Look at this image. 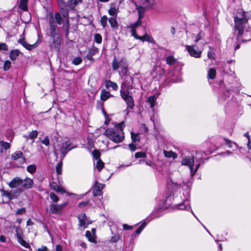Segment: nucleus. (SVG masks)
Returning a JSON list of instances; mask_svg holds the SVG:
<instances>
[{
    "label": "nucleus",
    "mask_w": 251,
    "mask_h": 251,
    "mask_svg": "<svg viewBox=\"0 0 251 251\" xmlns=\"http://www.w3.org/2000/svg\"><path fill=\"white\" fill-rule=\"evenodd\" d=\"M231 154H232V152H231L230 151H226L225 152H222L217 154L216 155V156H223V157H225L226 156H228Z\"/></svg>",
    "instance_id": "nucleus-57"
},
{
    "label": "nucleus",
    "mask_w": 251,
    "mask_h": 251,
    "mask_svg": "<svg viewBox=\"0 0 251 251\" xmlns=\"http://www.w3.org/2000/svg\"><path fill=\"white\" fill-rule=\"evenodd\" d=\"M112 67L113 71L118 72L119 75H126L128 73L127 60L125 57L118 59L115 56L112 62Z\"/></svg>",
    "instance_id": "nucleus-5"
},
{
    "label": "nucleus",
    "mask_w": 251,
    "mask_h": 251,
    "mask_svg": "<svg viewBox=\"0 0 251 251\" xmlns=\"http://www.w3.org/2000/svg\"><path fill=\"white\" fill-rule=\"evenodd\" d=\"M11 66V63L9 60L5 61L4 63V65H3V70L4 71L8 70L10 68Z\"/></svg>",
    "instance_id": "nucleus-50"
},
{
    "label": "nucleus",
    "mask_w": 251,
    "mask_h": 251,
    "mask_svg": "<svg viewBox=\"0 0 251 251\" xmlns=\"http://www.w3.org/2000/svg\"><path fill=\"white\" fill-rule=\"evenodd\" d=\"M131 32L132 35L133 36H134L135 38L138 39V37H139L140 36L137 35V34L136 32V29H134V28L133 29L131 28Z\"/></svg>",
    "instance_id": "nucleus-61"
},
{
    "label": "nucleus",
    "mask_w": 251,
    "mask_h": 251,
    "mask_svg": "<svg viewBox=\"0 0 251 251\" xmlns=\"http://www.w3.org/2000/svg\"><path fill=\"white\" fill-rule=\"evenodd\" d=\"M0 145L5 150L10 148V144L8 142H5L3 141H0Z\"/></svg>",
    "instance_id": "nucleus-45"
},
{
    "label": "nucleus",
    "mask_w": 251,
    "mask_h": 251,
    "mask_svg": "<svg viewBox=\"0 0 251 251\" xmlns=\"http://www.w3.org/2000/svg\"><path fill=\"white\" fill-rule=\"evenodd\" d=\"M124 81L121 84L120 96L126 103L127 107L133 109L134 106L133 98L129 90L133 87V78L127 75H120Z\"/></svg>",
    "instance_id": "nucleus-1"
},
{
    "label": "nucleus",
    "mask_w": 251,
    "mask_h": 251,
    "mask_svg": "<svg viewBox=\"0 0 251 251\" xmlns=\"http://www.w3.org/2000/svg\"><path fill=\"white\" fill-rule=\"evenodd\" d=\"M250 29V28L247 26L246 28L243 29L244 33H242L241 35L239 34L238 31H237V40L243 42L250 40L251 39V29Z\"/></svg>",
    "instance_id": "nucleus-6"
},
{
    "label": "nucleus",
    "mask_w": 251,
    "mask_h": 251,
    "mask_svg": "<svg viewBox=\"0 0 251 251\" xmlns=\"http://www.w3.org/2000/svg\"><path fill=\"white\" fill-rule=\"evenodd\" d=\"M8 50V46L5 43H0V50Z\"/></svg>",
    "instance_id": "nucleus-60"
},
{
    "label": "nucleus",
    "mask_w": 251,
    "mask_h": 251,
    "mask_svg": "<svg viewBox=\"0 0 251 251\" xmlns=\"http://www.w3.org/2000/svg\"><path fill=\"white\" fill-rule=\"evenodd\" d=\"M33 185V181L32 179L29 177H26L23 180L22 186L25 189H30L32 187Z\"/></svg>",
    "instance_id": "nucleus-20"
},
{
    "label": "nucleus",
    "mask_w": 251,
    "mask_h": 251,
    "mask_svg": "<svg viewBox=\"0 0 251 251\" xmlns=\"http://www.w3.org/2000/svg\"><path fill=\"white\" fill-rule=\"evenodd\" d=\"M41 143L46 146H49L50 145V140L48 136H46L45 138L41 141Z\"/></svg>",
    "instance_id": "nucleus-59"
},
{
    "label": "nucleus",
    "mask_w": 251,
    "mask_h": 251,
    "mask_svg": "<svg viewBox=\"0 0 251 251\" xmlns=\"http://www.w3.org/2000/svg\"><path fill=\"white\" fill-rule=\"evenodd\" d=\"M11 157L15 160L20 159V162L24 163L25 162V159L23 157V153L21 151H16L11 155Z\"/></svg>",
    "instance_id": "nucleus-18"
},
{
    "label": "nucleus",
    "mask_w": 251,
    "mask_h": 251,
    "mask_svg": "<svg viewBox=\"0 0 251 251\" xmlns=\"http://www.w3.org/2000/svg\"><path fill=\"white\" fill-rule=\"evenodd\" d=\"M105 86L106 88L111 87L112 89L114 91L117 90L118 88L117 84L116 82L112 81L110 80L106 81Z\"/></svg>",
    "instance_id": "nucleus-26"
},
{
    "label": "nucleus",
    "mask_w": 251,
    "mask_h": 251,
    "mask_svg": "<svg viewBox=\"0 0 251 251\" xmlns=\"http://www.w3.org/2000/svg\"><path fill=\"white\" fill-rule=\"evenodd\" d=\"M50 197L53 202H57L59 201L58 196L53 192L50 194Z\"/></svg>",
    "instance_id": "nucleus-47"
},
{
    "label": "nucleus",
    "mask_w": 251,
    "mask_h": 251,
    "mask_svg": "<svg viewBox=\"0 0 251 251\" xmlns=\"http://www.w3.org/2000/svg\"><path fill=\"white\" fill-rule=\"evenodd\" d=\"M138 39L144 42L145 41L151 42V37L148 34H145L144 35L138 37Z\"/></svg>",
    "instance_id": "nucleus-39"
},
{
    "label": "nucleus",
    "mask_w": 251,
    "mask_h": 251,
    "mask_svg": "<svg viewBox=\"0 0 251 251\" xmlns=\"http://www.w3.org/2000/svg\"><path fill=\"white\" fill-rule=\"evenodd\" d=\"M107 18L106 16H103L100 19V24L103 27H105L107 25Z\"/></svg>",
    "instance_id": "nucleus-48"
},
{
    "label": "nucleus",
    "mask_w": 251,
    "mask_h": 251,
    "mask_svg": "<svg viewBox=\"0 0 251 251\" xmlns=\"http://www.w3.org/2000/svg\"><path fill=\"white\" fill-rule=\"evenodd\" d=\"M109 23L112 28H117L118 27V24L115 18H110L109 19Z\"/></svg>",
    "instance_id": "nucleus-32"
},
{
    "label": "nucleus",
    "mask_w": 251,
    "mask_h": 251,
    "mask_svg": "<svg viewBox=\"0 0 251 251\" xmlns=\"http://www.w3.org/2000/svg\"><path fill=\"white\" fill-rule=\"evenodd\" d=\"M94 40L98 44L100 43L102 41L101 36L100 34H96L94 36Z\"/></svg>",
    "instance_id": "nucleus-54"
},
{
    "label": "nucleus",
    "mask_w": 251,
    "mask_h": 251,
    "mask_svg": "<svg viewBox=\"0 0 251 251\" xmlns=\"http://www.w3.org/2000/svg\"><path fill=\"white\" fill-rule=\"evenodd\" d=\"M82 62V59L80 57H75L73 60V64L75 65H78L80 64Z\"/></svg>",
    "instance_id": "nucleus-53"
},
{
    "label": "nucleus",
    "mask_w": 251,
    "mask_h": 251,
    "mask_svg": "<svg viewBox=\"0 0 251 251\" xmlns=\"http://www.w3.org/2000/svg\"><path fill=\"white\" fill-rule=\"evenodd\" d=\"M139 18L138 20L134 24H131L130 25V28L132 29H136L139 26H140L142 24L141 19L142 18V16L141 14L140 13V11L139 10Z\"/></svg>",
    "instance_id": "nucleus-28"
},
{
    "label": "nucleus",
    "mask_w": 251,
    "mask_h": 251,
    "mask_svg": "<svg viewBox=\"0 0 251 251\" xmlns=\"http://www.w3.org/2000/svg\"><path fill=\"white\" fill-rule=\"evenodd\" d=\"M155 4L154 0H142L140 8L143 9H149L152 8Z\"/></svg>",
    "instance_id": "nucleus-17"
},
{
    "label": "nucleus",
    "mask_w": 251,
    "mask_h": 251,
    "mask_svg": "<svg viewBox=\"0 0 251 251\" xmlns=\"http://www.w3.org/2000/svg\"><path fill=\"white\" fill-rule=\"evenodd\" d=\"M23 189L20 188H18L15 190H11L10 191V194L12 200L17 199L23 192Z\"/></svg>",
    "instance_id": "nucleus-24"
},
{
    "label": "nucleus",
    "mask_w": 251,
    "mask_h": 251,
    "mask_svg": "<svg viewBox=\"0 0 251 251\" xmlns=\"http://www.w3.org/2000/svg\"><path fill=\"white\" fill-rule=\"evenodd\" d=\"M38 132L37 130L32 131L29 135V138L30 139H35L38 135Z\"/></svg>",
    "instance_id": "nucleus-52"
},
{
    "label": "nucleus",
    "mask_w": 251,
    "mask_h": 251,
    "mask_svg": "<svg viewBox=\"0 0 251 251\" xmlns=\"http://www.w3.org/2000/svg\"><path fill=\"white\" fill-rule=\"evenodd\" d=\"M19 7L21 9L25 11L27 9V1L26 0H21L19 3Z\"/></svg>",
    "instance_id": "nucleus-38"
},
{
    "label": "nucleus",
    "mask_w": 251,
    "mask_h": 251,
    "mask_svg": "<svg viewBox=\"0 0 251 251\" xmlns=\"http://www.w3.org/2000/svg\"><path fill=\"white\" fill-rule=\"evenodd\" d=\"M1 195L2 197H6L8 201L11 200V196L10 194V191H6L4 189L0 190Z\"/></svg>",
    "instance_id": "nucleus-36"
},
{
    "label": "nucleus",
    "mask_w": 251,
    "mask_h": 251,
    "mask_svg": "<svg viewBox=\"0 0 251 251\" xmlns=\"http://www.w3.org/2000/svg\"><path fill=\"white\" fill-rule=\"evenodd\" d=\"M89 201H82L79 203L78 206L80 208H83L85 206L87 205Z\"/></svg>",
    "instance_id": "nucleus-62"
},
{
    "label": "nucleus",
    "mask_w": 251,
    "mask_h": 251,
    "mask_svg": "<svg viewBox=\"0 0 251 251\" xmlns=\"http://www.w3.org/2000/svg\"><path fill=\"white\" fill-rule=\"evenodd\" d=\"M135 157L136 158H145L146 157V154L145 152L142 151L137 152L135 153Z\"/></svg>",
    "instance_id": "nucleus-55"
},
{
    "label": "nucleus",
    "mask_w": 251,
    "mask_h": 251,
    "mask_svg": "<svg viewBox=\"0 0 251 251\" xmlns=\"http://www.w3.org/2000/svg\"><path fill=\"white\" fill-rule=\"evenodd\" d=\"M93 156L94 158L97 161L99 160H100V153L98 150H95L92 153Z\"/></svg>",
    "instance_id": "nucleus-44"
},
{
    "label": "nucleus",
    "mask_w": 251,
    "mask_h": 251,
    "mask_svg": "<svg viewBox=\"0 0 251 251\" xmlns=\"http://www.w3.org/2000/svg\"><path fill=\"white\" fill-rule=\"evenodd\" d=\"M131 136L132 142L133 143H135L137 141H139L138 133H134V132H131Z\"/></svg>",
    "instance_id": "nucleus-41"
},
{
    "label": "nucleus",
    "mask_w": 251,
    "mask_h": 251,
    "mask_svg": "<svg viewBox=\"0 0 251 251\" xmlns=\"http://www.w3.org/2000/svg\"><path fill=\"white\" fill-rule=\"evenodd\" d=\"M251 19V13L244 11L242 9L237 10L234 17L235 28L238 31L239 35L244 33L243 29L249 26L248 22Z\"/></svg>",
    "instance_id": "nucleus-2"
},
{
    "label": "nucleus",
    "mask_w": 251,
    "mask_h": 251,
    "mask_svg": "<svg viewBox=\"0 0 251 251\" xmlns=\"http://www.w3.org/2000/svg\"><path fill=\"white\" fill-rule=\"evenodd\" d=\"M123 122L117 124L113 128L105 130V135L110 140L116 143L122 142L125 139V134L123 131L124 128Z\"/></svg>",
    "instance_id": "nucleus-4"
},
{
    "label": "nucleus",
    "mask_w": 251,
    "mask_h": 251,
    "mask_svg": "<svg viewBox=\"0 0 251 251\" xmlns=\"http://www.w3.org/2000/svg\"><path fill=\"white\" fill-rule=\"evenodd\" d=\"M181 163L182 165L188 166L190 171L193 169L194 166V156H185L182 157Z\"/></svg>",
    "instance_id": "nucleus-8"
},
{
    "label": "nucleus",
    "mask_w": 251,
    "mask_h": 251,
    "mask_svg": "<svg viewBox=\"0 0 251 251\" xmlns=\"http://www.w3.org/2000/svg\"><path fill=\"white\" fill-rule=\"evenodd\" d=\"M172 187L180 189L181 187L183 188L182 196H180L182 202L177 204L178 208L180 210H186L188 211L190 209V204L189 199L190 198V189L188 186L183 183L180 182H175L172 181Z\"/></svg>",
    "instance_id": "nucleus-3"
},
{
    "label": "nucleus",
    "mask_w": 251,
    "mask_h": 251,
    "mask_svg": "<svg viewBox=\"0 0 251 251\" xmlns=\"http://www.w3.org/2000/svg\"><path fill=\"white\" fill-rule=\"evenodd\" d=\"M224 140L225 141L226 144L229 147V148H232L234 146H235V148L236 149L237 148V145L233 142H232L230 140H228L227 139L224 138Z\"/></svg>",
    "instance_id": "nucleus-42"
},
{
    "label": "nucleus",
    "mask_w": 251,
    "mask_h": 251,
    "mask_svg": "<svg viewBox=\"0 0 251 251\" xmlns=\"http://www.w3.org/2000/svg\"><path fill=\"white\" fill-rule=\"evenodd\" d=\"M216 74V70L213 68H210L208 71V77L209 79H214L215 77Z\"/></svg>",
    "instance_id": "nucleus-35"
},
{
    "label": "nucleus",
    "mask_w": 251,
    "mask_h": 251,
    "mask_svg": "<svg viewBox=\"0 0 251 251\" xmlns=\"http://www.w3.org/2000/svg\"><path fill=\"white\" fill-rule=\"evenodd\" d=\"M81 0H69L67 3V5L70 8H74L78 3L81 2Z\"/></svg>",
    "instance_id": "nucleus-31"
},
{
    "label": "nucleus",
    "mask_w": 251,
    "mask_h": 251,
    "mask_svg": "<svg viewBox=\"0 0 251 251\" xmlns=\"http://www.w3.org/2000/svg\"><path fill=\"white\" fill-rule=\"evenodd\" d=\"M185 47L186 49L191 56L195 58H199L201 57V51L198 50V47L196 45H186Z\"/></svg>",
    "instance_id": "nucleus-9"
},
{
    "label": "nucleus",
    "mask_w": 251,
    "mask_h": 251,
    "mask_svg": "<svg viewBox=\"0 0 251 251\" xmlns=\"http://www.w3.org/2000/svg\"><path fill=\"white\" fill-rule=\"evenodd\" d=\"M147 225V223L145 222H144L141 226H139V227L135 231V233L137 234H139L141 231L143 230V229L144 228V227L146 226Z\"/></svg>",
    "instance_id": "nucleus-51"
},
{
    "label": "nucleus",
    "mask_w": 251,
    "mask_h": 251,
    "mask_svg": "<svg viewBox=\"0 0 251 251\" xmlns=\"http://www.w3.org/2000/svg\"><path fill=\"white\" fill-rule=\"evenodd\" d=\"M196 161H198L199 163L197 164H196V165L195 166V168L194 170L193 169L192 170V171H190L191 176H194L195 174L196 173V172H197L198 170L199 169V168L200 167L201 163H203V161L202 160V157H200L199 158H197L196 159Z\"/></svg>",
    "instance_id": "nucleus-25"
},
{
    "label": "nucleus",
    "mask_w": 251,
    "mask_h": 251,
    "mask_svg": "<svg viewBox=\"0 0 251 251\" xmlns=\"http://www.w3.org/2000/svg\"><path fill=\"white\" fill-rule=\"evenodd\" d=\"M112 97V95L105 89H102L100 93V99L102 101L106 100L110 97Z\"/></svg>",
    "instance_id": "nucleus-23"
},
{
    "label": "nucleus",
    "mask_w": 251,
    "mask_h": 251,
    "mask_svg": "<svg viewBox=\"0 0 251 251\" xmlns=\"http://www.w3.org/2000/svg\"><path fill=\"white\" fill-rule=\"evenodd\" d=\"M71 142L69 140H67L65 142L62 143L60 147L59 151L61 154V158L62 160L67 153V152L72 150L73 148L71 147Z\"/></svg>",
    "instance_id": "nucleus-7"
},
{
    "label": "nucleus",
    "mask_w": 251,
    "mask_h": 251,
    "mask_svg": "<svg viewBox=\"0 0 251 251\" xmlns=\"http://www.w3.org/2000/svg\"><path fill=\"white\" fill-rule=\"evenodd\" d=\"M104 187L103 184L100 183L98 181H96L94 186L93 195L95 197L100 196L102 194L101 190Z\"/></svg>",
    "instance_id": "nucleus-14"
},
{
    "label": "nucleus",
    "mask_w": 251,
    "mask_h": 251,
    "mask_svg": "<svg viewBox=\"0 0 251 251\" xmlns=\"http://www.w3.org/2000/svg\"><path fill=\"white\" fill-rule=\"evenodd\" d=\"M25 212V208H22L17 210L16 214L18 215L24 214Z\"/></svg>",
    "instance_id": "nucleus-64"
},
{
    "label": "nucleus",
    "mask_w": 251,
    "mask_h": 251,
    "mask_svg": "<svg viewBox=\"0 0 251 251\" xmlns=\"http://www.w3.org/2000/svg\"><path fill=\"white\" fill-rule=\"evenodd\" d=\"M62 212L61 206L58 204L51 203L50 204L49 210L50 214H60Z\"/></svg>",
    "instance_id": "nucleus-15"
},
{
    "label": "nucleus",
    "mask_w": 251,
    "mask_h": 251,
    "mask_svg": "<svg viewBox=\"0 0 251 251\" xmlns=\"http://www.w3.org/2000/svg\"><path fill=\"white\" fill-rule=\"evenodd\" d=\"M18 42L28 50H31L36 47L35 44L33 45H30L26 43L24 39H19Z\"/></svg>",
    "instance_id": "nucleus-22"
},
{
    "label": "nucleus",
    "mask_w": 251,
    "mask_h": 251,
    "mask_svg": "<svg viewBox=\"0 0 251 251\" xmlns=\"http://www.w3.org/2000/svg\"><path fill=\"white\" fill-rule=\"evenodd\" d=\"M50 187L51 189L54 190L57 192H61L64 193L65 191L63 189L60 187L56 182H52L50 184Z\"/></svg>",
    "instance_id": "nucleus-27"
},
{
    "label": "nucleus",
    "mask_w": 251,
    "mask_h": 251,
    "mask_svg": "<svg viewBox=\"0 0 251 251\" xmlns=\"http://www.w3.org/2000/svg\"><path fill=\"white\" fill-rule=\"evenodd\" d=\"M16 234L17 238L23 237L22 229L20 227H16Z\"/></svg>",
    "instance_id": "nucleus-46"
},
{
    "label": "nucleus",
    "mask_w": 251,
    "mask_h": 251,
    "mask_svg": "<svg viewBox=\"0 0 251 251\" xmlns=\"http://www.w3.org/2000/svg\"><path fill=\"white\" fill-rule=\"evenodd\" d=\"M51 17L53 18L54 22L59 25H61L64 21L63 16L62 17L59 12H56L54 13V14H53L52 12L50 13L49 14L48 19H50Z\"/></svg>",
    "instance_id": "nucleus-12"
},
{
    "label": "nucleus",
    "mask_w": 251,
    "mask_h": 251,
    "mask_svg": "<svg viewBox=\"0 0 251 251\" xmlns=\"http://www.w3.org/2000/svg\"><path fill=\"white\" fill-rule=\"evenodd\" d=\"M23 180L20 177H14L9 183L8 185L11 188H15L22 185Z\"/></svg>",
    "instance_id": "nucleus-16"
},
{
    "label": "nucleus",
    "mask_w": 251,
    "mask_h": 251,
    "mask_svg": "<svg viewBox=\"0 0 251 251\" xmlns=\"http://www.w3.org/2000/svg\"><path fill=\"white\" fill-rule=\"evenodd\" d=\"M96 167L99 172H100L102 168L104 167V163L101 161V159L97 161Z\"/></svg>",
    "instance_id": "nucleus-40"
},
{
    "label": "nucleus",
    "mask_w": 251,
    "mask_h": 251,
    "mask_svg": "<svg viewBox=\"0 0 251 251\" xmlns=\"http://www.w3.org/2000/svg\"><path fill=\"white\" fill-rule=\"evenodd\" d=\"M19 54V51L17 50H12L10 53V58L12 60H15Z\"/></svg>",
    "instance_id": "nucleus-34"
},
{
    "label": "nucleus",
    "mask_w": 251,
    "mask_h": 251,
    "mask_svg": "<svg viewBox=\"0 0 251 251\" xmlns=\"http://www.w3.org/2000/svg\"><path fill=\"white\" fill-rule=\"evenodd\" d=\"M166 61L167 64L172 65L176 62V59H175L173 56H169L166 57Z\"/></svg>",
    "instance_id": "nucleus-33"
},
{
    "label": "nucleus",
    "mask_w": 251,
    "mask_h": 251,
    "mask_svg": "<svg viewBox=\"0 0 251 251\" xmlns=\"http://www.w3.org/2000/svg\"><path fill=\"white\" fill-rule=\"evenodd\" d=\"M156 100V97L154 95L151 96L148 98V101L150 104L151 108H152L155 106Z\"/></svg>",
    "instance_id": "nucleus-30"
},
{
    "label": "nucleus",
    "mask_w": 251,
    "mask_h": 251,
    "mask_svg": "<svg viewBox=\"0 0 251 251\" xmlns=\"http://www.w3.org/2000/svg\"><path fill=\"white\" fill-rule=\"evenodd\" d=\"M23 237L17 238L18 242L23 247L28 248L30 247L29 245L23 239Z\"/></svg>",
    "instance_id": "nucleus-37"
},
{
    "label": "nucleus",
    "mask_w": 251,
    "mask_h": 251,
    "mask_svg": "<svg viewBox=\"0 0 251 251\" xmlns=\"http://www.w3.org/2000/svg\"><path fill=\"white\" fill-rule=\"evenodd\" d=\"M51 37L52 39V43L50 45V48L52 49L54 48L56 50L59 51L60 49L61 42V39L60 35L52 36Z\"/></svg>",
    "instance_id": "nucleus-11"
},
{
    "label": "nucleus",
    "mask_w": 251,
    "mask_h": 251,
    "mask_svg": "<svg viewBox=\"0 0 251 251\" xmlns=\"http://www.w3.org/2000/svg\"><path fill=\"white\" fill-rule=\"evenodd\" d=\"M48 20L50 26V34L51 37L60 35L58 30V28L55 23L54 22L53 18L51 17L48 19Z\"/></svg>",
    "instance_id": "nucleus-10"
},
{
    "label": "nucleus",
    "mask_w": 251,
    "mask_h": 251,
    "mask_svg": "<svg viewBox=\"0 0 251 251\" xmlns=\"http://www.w3.org/2000/svg\"><path fill=\"white\" fill-rule=\"evenodd\" d=\"M119 12V7L116 6L115 4L112 3L110 5V8L108 10V13L111 16L116 17L117 13Z\"/></svg>",
    "instance_id": "nucleus-21"
},
{
    "label": "nucleus",
    "mask_w": 251,
    "mask_h": 251,
    "mask_svg": "<svg viewBox=\"0 0 251 251\" xmlns=\"http://www.w3.org/2000/svg\"><path fill=\"white\" fill-rule=\"evenodd\" d=\"M63 16L64 18V21L63 22V29L68 32L70 27L69 20L68 18V14L67 12H64L63 13Z\"/></svg>",
    "instance_id": "nucleus-19"
},
{
    "label": "nucleus",
    "mask_w": 251,
    "mask_h": 251,
    "mask_svg": "<svg viewBox=\"0 0 251 251\" xmlns=\"http://www.w3.org/2000/svg\"><path fill=\"white\" fill-rule=\"evenodd\" d=\"M36 170V166L34 164H31L27 167V171L30 174L34 173Z\"/></svg>",
    "instance_id": "nucleus-43"
},
{
    "label": "nucleus",
    "mask_w": 251,
    "mask_h": 251,
    "mask_svg": "<svg viewBox=\"0 0 251 251\" xmlns=\"http://www.w3.org/2000/svg\"><path fill=\"white\" fill-rule=\"evenodd\" d=\"M86 236L87 237H88L89 240L91 242H95V240L93 238V237H92V235L91 234V233L90 231H86Z\"/></svg>",
    "instance_id": "nucleus-56"
},
{
    "label": "nucleus",
    "mask_w": 251,
    "mask_h": 251,
    "mask_svg": "<svg viewBox=\"0 0 251 251\" xmlns=\"http://www.w3.org/2000/svg\"><path fill=\"white\" fill-rule=\"evenodd\" d=\"M79 220V226L83 227L85 228L86 226L91 223V222L89 221L86 216V214L84 213L80 214L77 217Z\"/></svg>",
    "instance_id": "nucleus-13"
},
{
    "label": "nucleus",
    "mask_w": 251,
    "mask_h": 251,
    "mask_svg": "<svg viewBox=\"0 0 251 251\" xmlns=\"http://www.w3.org/2000/svg\"><path fill=\"white\" fill-rule=\"evenodd\" d=\"M59 6L61 10L65 6L66 0H57Z\"/></svg>",
    "instance_id": "nucleus-58"
},
{
    "label": "nucleus",
    "mask_w": 251,
    "mask_h": 251,
    "mask_svg": "<svg viewBox=\"0 0 251 251\" xmlns=\"http://www.w3.org/2000/svg\"><path fill=\"white\" fill-rule=\"evenodd\" d=\"M62 162L61 161L56 167V171L58 175L62 174Z\"/></svg>",
    "instance_id": "nucleus-49"
},
{
    "label": "nucleus",
    "mask_w": 251,
    "mask_h": 251,
    "mask_svg": "<svg viewBox=\"0 0 251 251\" xmlns=\"http://www.w3.org/2000/svg\"><path fill=\"white\" fill-rule=\"evenodd\" d=\"M163 153H164V156L168 158L172 157L174 159H176L177 157L176 153L173 152V151H164Z\"/></svg>",
    "instance_id": "nucleus-29"
},
{
    "label": "nucleus",
    "mask_w": 251,
    "mask_h": 251,
    "mask_svg": "<svg viewBox=\"0 0 251 251\" xmlns=\"http://www.w3.org/2000/svg\"><path fill=\"white\" fill-rule=\"evenodd\" d=\"M128 146L129 149L132 151L136 150V146L133 142L132 143L129 144Z\"/></svg>",
    "instance_id": "nucleus-63"
}]
</instances>
